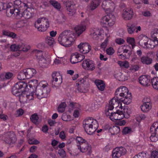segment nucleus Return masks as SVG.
Listing matches in <instances>:
<instances>
[{
    "label": "nucleus",
    "instance_id": "nucleus-59",
    "mask_svg": "<svg viewBox=\"0 0 158 158\" xmlns=\"http://www.w3.org/2000/svg\"><path fill=\"white\" fill-rule=\"evenodd\" d=\"M59 136L60 138L63 141L66 140V134L64 131H61L59 134Z\"/></svg>",
    "mask_w": 158,
    "mask_h": 158
},
{
    "label": "nucleus",
    "instance_id": "nucleus-29",
    "mask_svg": "<svg viewBox=\"0 0 158 158\" xmlns=\"http://www.w3.org/2000/svg\"><path fill=\"white\" fill-rule=\"evenodd\" d=\"M13 4L11 3H5L0 2V11L4 10H6L7 12L12 13Z\"/></svg>",
    "mask_w": 158,
    "mask_h": 158
},
{
    "label": "nucleus",
    "instance_id": "nucleus-37",
    "mask_svg": "<svg viewBox=\"0 0 158 158\" xmlns=\"http://www.w3.org/2000/svg\"><path fill=\"white\" fill-rule=\"evenodd\" d=\"M114 77L117 80L120 81H125L128 79V77L124 74L120 72L115 73Z\"/></svg>",
    "mask_w": 158,
    "mask_h": 158
},
{
    "label": "nucleus",
    "instance_id": "nucleus-35",
    "mask_svg": "<svg viewBox=\"0 0 158 158\" xmlns=\"http://www.w3.org/2000/svg\"><path fill=\"white\" fill-rule=\"evenodd\" d=\"M94 83L99 90L103 91L104 90L105 86L104 83L102 81L96 80L94 81Z\"/></svg>",
    "mask_w": 158,
    "mask_h": 158
},
{
    "label": "nucleus",
    "instance_id": "nucleus-55",
    "mask_svg": "<svg viewBox=\"0 0 158 158\" xmlns=\"http://www.w3.org/2000/svg\"><path fill=\"white\" fill-rule=\"evenodd\" d=\"M38 118L37 115L35 114L32 115L30 119L33 123L35 124H37Z\"/></svg>",
    "mask_w": 158,
    "mask_h": 158
},
{
    "label": "nucleus",
    "instance_id": "nucleus-45",
    "mask_svg": "<svg viewBox=\"0 0 158 158\" xmlns=\"http://www.w3.org/2000/svg\"><path fill=\"white\" fill-rule=\"evenodd\" d=\"M2 32L3 35L11 37L12 38H15L16 36V35L15 33L11 32L7 30H4Z\"/></svg>",
    "mask_w": 158,
    "mask_h": 158
},
{
    "label": "nucleus",
    "instance_id": "nucleus-53",
    "mask_svg": "<svg viewBox=\"0 0 158 158\" xmlns=\"http://www.w3.org/2000/svg\"><path fill=\"white\" fill-rule=\"evenodd\" d=\"M76 140L77 143L79 144L77 145H81L87 141L80 136L77 137L76 138Z\"/></svg>",
    "mask_w": 158,
    "mask_h": 158
},
{
    "label": "nucleus",
    "instance_id": "nucleus-60",
    "mask_svg": "<svg viewBox=\"0 0 158 158\" xmlns=\"http://www.w3.org/2000/svg\"><path fill=\"white\" fill-rule=\"evenodd\" d=\"M115 41L117 44L119 45L123 44L125 42V40L121 38H118L116 39Z\"/></svg>",
    "mask_w": 158,
    "mask_h": 158
},
{
    "label": "nucleus",
    "instance_id": "nucleus-51",
    "mask_svg": "<svg viewBox=\"0 0 158 158\" xmlns=\"http://www.w3.org/2000/svg\"><path fill=\"white\" fill-rule=\"evenodd\" d=\"M50 3L55 8L59 10L61 6L60 3H58L57 2L53 1L50 0L49 1Z\"/></svg>",
    "mask_w": 158,
    "mask_h": 158
},
{
    "label": "nucleus",
    "instance_id": "nucleus-63",
    "mask_svg": "<svg viewBox=\"0 0 158 158\" xmlns=\"http://www.w3.org/2000/svg\"><path fill=\"white\" fill-rule=\"evenodd\" d=\"M142 14L145 17H148L151 16V13L148 10H145L143 11L142 13Z\"/></svg>",
    "mask_w": 158,
    "mask_h": 158
},
{
    "label": "nucleus",
    "instance_id": "nucleus-32",
    "mask_svg": "<svg viewBox=\"0 0 158 158\" xmlns=\"http://www.w3.org/2000/svg\"><path fill=\"white\" fill-rule=\"evenodd\" d=\"M24 70L27 78H31L36 73L35 70L32 68H28Z\"/></svg>",
    "mask_w": 158,
    "mask_h": 158
},
{
    "label": "nucleus",
    "instance_id": "nucleus-27",
    "mask_svg": "<svg viewBox=\"0 0 158 158\" xmlns=\"http://www.w3.org/2000/svg\"><path fill=\"white\" fill-rule=\"evenodd\" d=\"M151 80L150 76L144 75L139 77V81L140 84L143 86L148 87L151 85Z\"/></svg>",
    "mask_w": 158,
    "mask_h": 158
},
{
    "label": "nucleus",
    "instance_id": "nucleus-19",
    "mask_svg": "<svg viewBox=\"0 0 158 158\" xmlns=\"http://www.w3.org/2000/svg\"><path fill=\"white\" fill-rule=\"evenodd\" d=\"M78 81V85H80V87L78 88V90L81 92L85 93L87 92L89 87L87 79L85 77H84L83 78H80Z\"/></svg>",
    "mask_w": 158,
    "mask_h": 158
},
{
    "label": "nucleus",
    "instance_id": "nucleus-64",
    "mask_svg": "<svg viewBox=\"0 0 158 158\" xmlns=\"http://www.w3.org/2000/svg\"><path fill=\"white\" fill-rule=\"evenodd\" d=\"M151 158H158V152L156 151H153L151 154Z\"/></svg>",
    "mask_w": 158,
    "mask_h": 158
},
{
    "label": "nucleus",
    "instance_id": "nucleus-23",
    "mask_svg": "<svg viewBox=\"0 0 158 158\" xmlns=\"http://www.w3.org/2000/svg\"><path fill=\"white\" fill-rule=\"evenodd\" d=\"M134 15L133 10L131 8H126L121 12L123 19L125 20H129L132 19Z\"/></svg>",
    "mask_w": 158,
    "mask_h": 158
},
{
    "label": "nucleus",
    "instance_id": "nucleus-33",
    "mask_svg": "<svg viewBox=\"0 0 158 158\" xmlns=\"http://www.w3.org/2000/svg\"><path fill=\"white\" fill-rule=\"evenodd\" d=\"M66 7L69 14L70 15H73L75 13L76 8L74 5L69 2L67 3Z\"/></svg>",
    "mask_w": 158,
    "mask_h": 158
},
{
    "label": "nucleus",
    "instance_id": "nucleus-2",
    "mask_svg": "<svg viewBox=\"0 0 158 158\" xmlns=\"http://www.w3.org/2000/svg\"><path fill=\"white\" fill-rule=\"evenodd\" d=\"M102 7L105 12L109 14L101 18L100 23L104 27H111L114 24L116 21L115 16L111 14L114 10L115 4L113 0H104L102 3Z\"/></svg>",
    "mask_w": 158,
    "mask_h": 158
},
{
    "label": "nucleus",
    "instance_id": "nucleus-30",
    "mask_svg": "<svg viewBox=\"0 0 158 158\" xmlns=\"http://www.w3.org/2000/svg\"><path fill=\"white\" fill-rule=\"evenodd\" d=\"M16 140V136L14 132H9L7 133L5 139L6 143H13Z\"/></svg>",
    "mask_w": 158,
    "mask_h": 158
},
{
    "label": "nucleus",
    "instance_id": "nucleus-46",
    "mask_svg": "<svg viewBox=\"0 0 158 158\" xmlns=\"http://www.w3.org/2000/svg\"><path fill=\"white\" fill-rule=\"evenodd\" d=\"M127 42L131 45L132 48H133L135 46V40L133 37H127L126 40Z\"/></svg>",
    "mask_w": 158,
    "mask_h": 158
},
{
    "label": "nucleus",
    "instance_id": "nucleus-6",
    "mask_svg": "<svg viewBox=\"0 0 158 158\" xmlns=\"http://www.w3.org/2000/svg\"><path fill=\"white\" fill-rule=\"evenodd\" d=\"M33 52L36 55L39 66L43 68H48L51 62L50 54L47 52H43L38 50H34Z\"/></svg>",
    "mask_w": 158,
    "mask_h": 158
},
{
    "label": "nucleus",
    "instance_id": "nucleus-39",
    "mask_svg": "<svg viewBox=\"0 0 158 158\" xmlns=\"http://www.w3.org/2000/svg\"><path fill=\"white\" fill-rule=\"evenodd\" d=\"M151 84L154 89L158 91V77H154L151 79Z\"/></svg>",
    "mask_w": 158,
    "mask_h": 158
},
{
    "label": "nucleus",
    "instance_id": "nucleus-50",
    "mask_svg": "<svg viewBox=\"0 0 158 158\" xmlns=\"http://www.w3.org/2000/svg\"><path fill=\"white\" fill-rule=\"evenodd\" d=\"M21 44H13L10 46V48L11 51H16L20 50Z\"/></svg>",
    "mask_w": 158,
    "mask_h": 158
},
{
    "label": "nucleus",
    "instance_id": "nucleus-20",
    "mask_svg": "<svg viewBox=\"0 0 158 158\" xmlns=\"http://www.w3.org/2000/svg\"><path fill=\"white\" fill-rule=\"evenodd\" d=\"M121 100V99L118 98L114 97L110 100L108 106L111 109H114L115 107L116 110L119 108H122L123 102H122Z\"/></svg>",
    "mask_w": 158,
    "mask_h": 158
},
{
    "label": "nucleus",
    "instance_id": "nucleus-11",
    "mask_svg": "<svg viewBox=\"0 0 158 158\" xmlns=\"http://www.w3.org/2000/svg\"><path fill=\"white\" fill-rule=\"evenodd\" d=\"M35 26L40 32L46 31L50 27L48 19L45 17H41L37 19L35 22Z\"/></svg>",
    "mask_w": 158,
    "mask_h": 158
},
{
    "label": "nucleus",
    "instance_id": "nucleus-22",
    "mask_svg": "<svg viewBox=\"0 0 158 158\" xmlns=\"http://www.w3.org/2000/svg\"><path fill=\"white\" fill-rule=\"evenodd\" d=\"M52 83L56 87L60 85L62 82V77L59 72H54L52 74Z\"/></svg>",
    "mask_w": 158,
    "mask_h": 158
},
{
    "label": "nucleus",
    "instance_id": "nucleus-4",
    "mask_svg": "<svg viewBox=\"0 0 158 158\" xmlns=\"http://www.w3.org/2000/svg\"><path fill=\"white\" fill-rule=\"evenodd\" d=\"M58 43L61 46L69 47L72 45L75 41L74 32L73 31H64L60 34L57 38Z\"/></svg>",
    "mask_w": 158,
    "mask_h": 158
},
{
    "label": "nucleus",
    "instance_id": "nucleus-18",
    "mask_svg": "<svg viewBox=\"0 0 158 158\" xmlns=\"http://www.w3.org/2000/svg\"><path fill=\"white\" fill-rule=\"evenodd\" d=\"M151 136L150 139L152 141L156 142L158 140V122L154 123L150 128Z\"/></svg>",
    "mask_w": 158,
    "mask_h": 158
},
{
    "label": "nucleus",
    "instance_id": "nucleus-12",
    "mask_svg": "<svg viewBox=\"0 0 158 158\" xmlns=\"http://www.w3.org/2000/svg\"><path fill=\"white\" fill-rule=\"evenodd\" d=\"M21 2L20 0H16L14 2V6H13L12 13H10L12 15L14 14L15 18L16 19H20L23 16L22 12L23 9L24 5H21ZM24 5V4H23Z\"/></svg>",
    "mask_w": 158,
    "mask_h": 158
},
{
    "label": "nucleus",
    "instance_id": "nucleus-40",
    "mask_svg": "<svg viewBox=\"0 0 158 158\" xmlns=\"http://www.w3.org/2000/svg\"><path fill=\"white\" fill-rule=\"evenodd\" d=\"M127 30L128 33L132 34L134 33L135 30V26L130 23H128L127 24Z\"/></svg>",
    "mask_w": 158,
    "mask_h": 158
},
{
    "label": "nucleus",
    "instance_id": "nucleus-8",
    "mask_svg": "<svg viewBox=\"0 0 158 158\" xmlns=\"http://www.w3.org/2000/svg\"><path fill=\"white\" fill-rule=\"evenodd\" d=\"M83 126L85 131L89 135L93 134L98 127L97 121L92 118H85L83 122Z\"/></svg>",
    "mask_w": 158,
    "mask_h": 158
},
{
    "label": "nucleus",
    "instance_id": "nucleus-58",
    "mask_svg": "<svg viewBox=\"0 0 158 158\" xmlns=\"http://www.w3.org/2000/svg\"><path fill=\"white\" fill-rule=\"evenodd\" d=\"M98 108V106L97 104H92L91 106H89V110L90 111H95L97 110Z\"/></svg>",
    "mask_w": 158,
    "mask_h": 158
},
{
    "label": "nucleus",
    "instance_id": "nucleus-28",
    "mask_svg": "<svg viewBox=\"0 0 158 158\" xmlns=\"http://www.w3.org/2000/svg\"><path fill=\"white\" fill-rule=\"evenodd\" d=\"M113 109H111L109 106H107L105 109V114L106 116L108 117L112 121H114L117 120L114 116L115 114H117V110H116V112H113L112 110Z\"/></svg>",
    "mask_w": 158,
    "mask_h": 158
},
{
    "label": "nucleus",
    "instance_id": "nucleus-3",
    "mask_svg": "<svg viewBox=\"0 0 158 158\" xmlns=\"http://www.w3.org/2000/svg\"><path fill=\"white\" fill-rule=\"evenodd\" d=\"M151 38L141 34L138 38L139 45L147 49H152L158 45V29H154L151 33Z\"/></svg>",
    "mask_w": 158,
    "mask_h": 158
},
{
    "label": "nucleus",
    "instance_id": "nucleus-34",
    "mask_svg": "<svg viewBox=\"0 0 158 158\" xmlns=\"http://www.w3.org/2000/svg\"><path fill=\"white\" fill-rule=\"evenodd\" d=\"M13 76V73L10 72H6L0 75V80L4 81L6 80L11 79Z\"/></svg>",
    "mask_w": 158,
    "mask_h": 158
},
{
    "label": "nucleus",
    "instance_id": "nucleus-25",
    "mask_svg": "<svg viewBox=\"0 0 158 158\" xmlns=\"http://www.w3.org/2000/svg\"><path fill=\"white\" fill-rule=\"evenodd\" d=\"M77 48L79 51L84 54L88 53L91 49V46L87 43L81 42L77 46Z\"/></svg>",
    "mask_w": 158,
    "mask_h": 158
},
{
    "label": "nucleus",
    "instance_id": "nucleus-42",
    "mask_svg": "<svg viewBox=\"0 0 158 158\" xmlns=\"http://www.w3.org/2000/svg\"><path fill=\"white\" fill-rule=\"evenodd\" d=\"M118 64L122 68L127 69L129 67V63L126 60L123 61H119L118 62Z\"/></svg>",
    "mask_w": 158,
    "mask_h": 158
},
{
    "label": "nucleus",
    "instance_id": "nucleus-9",
    "mask_svg": "<svg viewBox=\"0 0 158 158\" xmlns=\"http://www.w3.org/2000/svg\"><path fill=\"white\" fill-rule=\"evenodd\" d=\"M48 86V83L45 81H42L39 83L35 94L38 99L47 97L50 91V88Z\"/></svg>",
    "mask_w": 158,
    "mask_h": 158
},
{
    "label": "nucleus",
    "instance_id": "nucleus-52",
    "mask_svg": "<svg viewBox=\"0 0 158 158\" xmlns=\"http://www.w3.org/2000/svg\"><path fill=\"white\" fill-rule=\"evenodd\" d=\"M27 77L24 70L19 73L17 77L18 79L20 80H24Z\"/></svg>",
    "mask_w": 158,
    "mask_h": 158
},
{
    "label": "nucleus",
    "instance_id": "nucleus-49",
    "mask_svg": "<svg viewBox=\"0 0 158 158\" xmlns=\"http://www.w3.org/2000/svg\"><path fill=\"white\" fill-rule=\"evenodd\" d=\"M99 6L92 1L90 4L88 6V9L91 10H93L97 8Z\"/></svg>",
    "mask_w": 158,
    "mask_h": 158
},
{
    "label": "nucleus",
    "instance_id": "nucleus-14",
    "mask_svg": "<svg viewBox=\"0 0 158 158\" xmlns=\"http://www.w3.org/2000/svg\"><path fill=\"white\" fill-rule=\"evenodd\" d=\"M131 113L130 108L126 107H123L122 106V108L117 110V114H115L114 116L117 120H121L124 118H128L130 117Z\"/></svg>",
    "mask_w": 158,
    "mask_h": 158
},
{
    "label": "nucleus",
    "instance_id": "nucleus-16",
    "mask_svg": "<svg viewBox=\"0 0 158 158\" xmlns=\"http://www.w3.org/2000/svg\"><path fill=\"white\" fill-rule=\"evenodd\" d=\"M77 147L80 152L88 155L90 154L92 152L91 146L87 141L81 145H77Z\"/></svg>",
    "mask_w": 158,
    "mask_h": 158
},
{
    "label": "nucleus",
    "instance_id": "nucleus-47",
    "mask_svg": "<svg viewBox=\"0 0 158 158\" xmlns=\"http://www.w3.org/2000/svg\"><path fill=\"white\" fill-rule=\"evenodd\" d=\"M66 104L65 102H61L58 107V111L60 113L63 112L65 110Z\"/></svg>",
    "mask_w": 158,
    "mask_h": 158
},
{
    "label": "nucleus",
    "instance_id": "nucleus-7",
    "mask_svg": "<svg viewBox=\"0 0 158 158\" xmlns=\"http://www.w3.org/2000/svg\"><path fill=\"white\" fill-rule=\"evenodd\" d=\"M90 35L95 40L99 39L102 40L105 38L104 41L101 44L100 47L103 49L104 50L106 47L109 40L110 34L108 30H107V32L102 33V31H101L100 32L96 29H91L90 31Z\"/></svg>",
    "mask_w": 158,
    "mask_h": 158
},
{
    "label": "nucleus",
    "instance_id": "nucleus-36",
    "mask_svg": "<svg viewBox=\"0 0 158 158\" xmlns=\"http://www.w3.org/2000/svg\"><path fill=\"white\" fill-rule=\"evenodd\" d=\"M120 131V127L117 126L111 127L109 129V132L112 135H114L118 133Z\"/></svg>",
    "mask_w": 158,
    "mask_h": 158
},
{
    "label": "nucleus",
    "instance_id": "nucleus-5",
    "mask_svg": "<svg viewBox=\"0 0 158 158\" xmlns=\"http://www.w3.org/2000/svg\"><path fill=\"white\" fill-rule=\"evenodd\" d=\"M114 95L117 98L121 99L122 102L125 104L129 105L132 102L131 94L125 86H120L117 88Z\"/></svg>",
    "mask_w": 158,
    "mask_h": 158
},
{
    "label": "nucleus",
    "instance_id": "nucleus-31",
    "mask_svg": "<svg viewBox=\"0 0 158 158\" xmlns=\"http://www.w3.org/2000/svg\"><path fill=\"white\" fill-rule=\"evenodd\" d=\"M73 106L75 108L73 111V116L75 118H78L81 116V113L80 106L78 104L74 103Z\"/></svg>",
    "mask_w": 158,
    "mask_h": 158
},
{
    "label": "nucleus",
    "instance_id": "nucleus-54",
    "mask_svg": "<svg viewBox=\"0 0 158 158\" xmlns=\"http://www.w3.org/2000/svg\"><path fill=\"white\" fill-rule=\"evenodd\" d=\"M20 50L24 52H27L30 48V46L24 44H21L20 45Z\"/></svg>",
    "mask_w": 158,
    "mask_h": 158
},
{
    "label": "nucleus",
    "instance_id": "nucleus-17",
    "mask_svg": "<svg viewBox=\"0 0 158 158\" xmlns=\"http://www.w3.org/2000/svg\"><path fill=\"white\" fill-rule=\"evenodd\" d=\"M127 152L126 149L123 147H118L114 149L112 151V158H120L121 156L125 155Z\"/></svg>",
    "mask_w": 158,
    "mask_h": 158
},
{
    "label": "nucleus",
    "instance_id": "nucleus-1",
    "mask_svg": "<svg viewBox=\"0 0 158 158\" xmlns=\"http://www.w3.org/2000/svg\"><path fill=\"white\" fill-rule=\"evenodd\" d=\"M39 83L36 79L30 80L28 84L24 81L18 82L13 86L12 93L18 97L21 104H24L33 99L34 93L36 92Z\"/></svg>",
    "mask_w": 158,
    "mask_h": 158
},
{
    "label": "nucleus",
    "instance_id": "nucleus-57",
    "mask_svg": "<svg viewBox=\"0 0 158 158\" xmlns=\"http://www.w3.org/2000/svg\"><path fill=\"white\" fill-rule=\"evenodd\" d=\"M106 52L107 55H112L114 53L115 51L113 48L110 47L106 49Z\"/></svg>",
    "mask_w": 158,
    "mask_h": 158
},
{
    "label": "nucleus",
    "instance_id": "nucleus-48",
    "mask_svg": "<svg viewBox=\"0 0 158 158\" xmlns=\"http://www.w3.org/2000/svg\"><path fill=\"white\" fill-rule=\"evenodd\" d=\"M132 132V128L130 127H125L122 130L123 134L124 135L130 134Z\"/></svg>",
    "mask_w": 158,
    "mask_h": 158
},
{
    "label": "nucleus",
    "instance_id": "nucleus-61",
    "mask_svg": "<svg viewBox=\"0 0 158 158\" xmlns=\"http://www.w3.org/2000/svg\"><path fill=\"white\" fill-rule=\"evenodd\" d=\"M41 6L43 8L49 6L48 1V0H43L41 2Z\"/></svg>",
    "mask_w": 158,
    "mask_h": 158
},
{
    "label": "nucleus",
    "instance_id": "nucleus-10",
    "mask_svg": "<svg viewBox=\"0 0 158 158\" xmlns=\"http://www.w3.org/2000/svg\"><path fill=\"white\" fill-rule=\"evenodd\" d=\"M117 53L119 59L122 60L128 59L131 54V47L127 44L120 46L117 49Z\"/></svg>",
    "mask_w": 158,
    "mask_h": 158
},
{
    "label": "nucleus",
    "instance_id": "nucleus-15",
    "mask_svg": "<svg viewBox=\"0 0 158 158\" xmlns=\"http://www.w3.org/2000/svg\"><path fill=\"white\" fill-rule=\"evenodd\" d=\"M142 102L140 106L141 110L143 113L149 112L152 108V102L150 98L148 97H144Z\"/></svg>",
    "mask_w": 158,
    "mask_h": 158
},
{
    "label": "nucleus",
    "instance_id": "nucleus-43",
    "mask_svg": "<svg viewBox=\"0 0 158 158\" xmlns=\"http://www.w3.org/2000/svg\"><path fill=\"white\" fill-rule=\"evenodd\" d=\"M62 119L65 121H69L73 119L71 116L66 113L63 114L62 117Z\"/></svg>",
    "mask_w": 158,
    "mask_h": 158
},
{
    "label": "nucleus",
    "instance_id": "nucleus-56",
    "mask_svg": "<svg viewBox=\"0 0 158 158\" xmlns=\"http://www.w3.org/2000/svg\"><path fill=\"white\" fill-rule=\"evenodd\" d=\"M54 42V39L51 37L48 36L46 38V43L49 45H52Z\"/></svg>",
    "mask_w": 158,
    "mask_h": 158
},
{
    "label": "nucleus",
    "instance_id": "nucleus-38",
    "mask_svg": "<svg viewBox=\"0 0 158 158\" xmlns=\"http://www.w3.org/2000/svg\"><path fill=\"white\" fill-rule=\"evenodd\" d=\"M140 60L142 63L147 64H151L152 61V59L147 56H142L140 58Z\"/></svg>",
    "mask_w": 158,
    "mask_h": 158
},
{
    "label": "nucleus",
    "instance_id": "nucleus-44",
    "mask_svg": "<svg viewBox=\"0 0 158 158\" xmlns=\"http://www.w3.org/2000/svg\"><path fill=\"white\" fill-rule=\"evenodd\" d=\"M147 118V115L144 114H138L136 116L135 118L136 121L139 123H140L141 120H145Z\"/></svg>",
    "mask_w": 158,
    "mask_h": 158
},
{
    "label": "nucleus",
    "instance_id": "nucleus-26",
    "mask_svg": "<svg viewBox=\"0 0 158 158\" xmlns=\"http://www.w3.org/2000/svg\"><path fill=\"white\" fill-rule=\"evenodd\" d=\"M85 58V56L78 53H72L70 56V61L72 64L80 62Z\"/></svg>",
    "mask_w": 158,
    "mask_h": 158
},
{
    "label": "nucleus",
    "instance_id": "nucleus-24",
    "mask_svg": "<svg viewBox=\"0 0 158 158\" xmlns=\"http://www.w3.org/2000/svg\"><path fill=\"white\" fill-rule=\"evenodd\" d=\"M23 11L22 17H24L25 18L28 19L31 18L33 16L34 10L32 8L28 7L26 4H24Z\"/></svg>",
    "mask_w": 158,
    "mask_h": 158
},
{
    "label": "nucleus",
    "instance_id": "nucleus-21",
    "mask_svg": "<svg viewBox=\"0 0 158 158\" xmlns=\"http://www.w3.org/2000/svg\"><path fill=\"white\" fill-rule=\"evenodd\" d=\"M82 66L86 70L93 71L95 69V64L93 61L89 59H86L83 61Z\"/></svg>",
    "mask_w": 158,
    "mask_h": 158
},
{
    "label": "nucleus",
    "instance_id": "nucleus-62",
    "mask_svg": "<svg viewBox=\"0 0 158 158\" xmlns=\"http://www.w3.org/2000/svg\"><path fill=\"white\" fill-rule=\"evenodd\" d=\"M28 142L29 144H38L40 143V141L34 139H31L28 140Z\"/></svg>",
    "mask_w": 158,
    "mask_h": 158
},
{
    "label": "nucleus",
    "instance_id": "nucleus-41",
    "mask_svg": "<svg viewBox=\"0 0 158 158\" xmlns=\"http://www.w3.org/2000/svg\"><path fill=\"white\" fill-rule=\"evenodd\" d=\"M149 157V153L147 152H142L135 156L133 158H148Z\"/></svg>",
    "mask_w": 158,
    "mask_h": 158
},
{
    "label": "nucleus",
    "instance_id": "nucleus-13",
    "mask_svg": "<svg viewBox=\"0 0 158 158\" xmlns=\"http://www.w3.org/2000/svg\"><path fill=\"white\" fill-rule=\"evenodd\" d=\"M90 23L89 19L87 18L82 21L80 24L76 25L74 30L77 36H80L85 32L86 29V25Z\"/></svg>",
    "mask_w": 158,
    "mask_h": 158
}]
</instances>
